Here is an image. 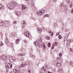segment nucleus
<instances>
[{
	"mask_svg": "<svg viewBox=\"0 0 73 73\" xmlns=\"http://www.w3.org/2000/svg\"><path fill=\"white\" fill-rule=\"evenodd\" d=\"M40 73H44L43 72H42L41 71H40Z\"/></svg>",
	"mask_w": 73,
	"mask_h": 73,
	"instance_id": "nucleus-58",
	"label": "nucleus"
},
{
	"mask_svg": "<svg viewBox=\"0 0 73 73\" xmlns=\"http://www.w3.org/2000/svg\"><path fill=\"white\" fill-rule=\"evenodd\" d=\"M27 5H29V4H30V3H29V2L27 3Z\"/></svg>",
	"mask_w": 73,
	"mask_h": 73,
	"instance_id": "nucleus-45",
	"label": "nucleus"
},
{
	"mask_svg": "<svg viewBox=\"0 0 73 73\" xmlns=\"http://www.w3.org/2000/svg\"><path fill=\"white\" fill-rule=\"evenodd\" d=\"M50 45H51V44H50V43H49L48 44V46L50 48Z\"/></svg>",
	"mask_w": 73,
	"mask_h": 73,
	"instance_id": "nucleus-34",
	"label": "nucleus"
},
{
	"mask_svg": "<svg viewBox=\"0 0 73 73\" xmlns=\"http://www.w3.org/2000/svg\"><path fill=\"white\" fill-rule=\"evenodd\" d=\"M8 62H7L6 61V68L7 69H9V66L8 65Z\"/></svg>",
	"mask_w": 73,
	"mask_h": 73,
	"instance_id": "nucleus-11",
	"label": "nucleus"
},
{
	"mask_svg": "<svg viewBox=\"0 0 73 73\" xmlns=\"http://www.w3.org/2000/svg\"><path fill=\"white\" fill-rule=\"evenodd\" d=\"M17 21H15L14 22H13V24H16Z\"/></svg>",
	"mask_w": 73,
	"mask_h": 73,
	"instance_id": "nucleus-44",
	"label": "nucleus"
},
{
	"mask_svg": "<svg viewBox=\"0 0 73 73\" xmlns=\"http://www.w3.org/2000/svg\"><path fill=\"white\" fill-rule=\"evenodd\" d=\"M12 64H11L10 66V68L11 69H12Z\"/></svg>",
	"mask_w": 73,
	"mask_h": 73,
	"instance_id": "nucleus-46",
	"label": "nucleus"
},
{
	"mask_svg": "<svg viewBox=\"0 0 73 73\" xmlns=\"http://www.w3.org/2000/svg\"><path fill=\"white\" fill-rule=\"evenodd\" d=\"M11 5L12 6H13V7H16L17 5L16 3L15 2H13L11 3Z\"/></svg>",
	"mask_w": 73,
	"mask_h": 73,
	"instance_id": "nucleus-7",
	"label": "nucleus"
},
{
	"mask_svg": "<svg viewBox=\"0 0 73 73\" xmlns=\"http://www.w3.org/2000/svg\"><path fill=\"white\" fill-rule=\"evenodd\" d=\"M48 73H52V72H51L48 71Z\"/></svg>",
	"mask_w": 73,
	"mask_h": 73,
	"instance_id": "nucleus-55",
	"label": "nucleus"
},
{
	"mask_svg": "<svg viewBox=\"0 0 73 73\" xmlns=\"http://www.w3.org/2000/svg\"><path fill=\"white\" fill-rule=\"evenodd\" d=\"M20 40V38H17V39L16 40V44H19V41Z\"/></svg>",
	"mask_w": 73,
	"mask_h": 73,
	"instance_id": "nucleus-13",
	"label": "nucleus"
},
{
	"mask_svg": "<svg viewBox=\"0 0 73 73\" xmlns=\"http://www.w3.org/2000/svg\"><path fill=\"white\" fill-rule=\"evenodd\" d=\"M24 42H25V43H27V41L25 40L24 41Z\"/></svg>",
	"mask_w": 73,
	"mask_h": 73,
	"instance_id": "nucleus-59",
	"label": "nucleus"
},
{
	"mask_svg": "<svg viewBox=\"0 0 73 73\" xmlns=\"http://www.w3.org/2000/svg\"><path fill=\"white\" fill-rule=\"evenodd\" d=\"M43 49H46V46H45V44H44L43 45Z\"/></svg>",
	"mask_w": 73,
	"mask_h": 73,
	"instance_id": "nucleus-26",
	"label": "nucleus"
},
{
	"mask_svg": "<svg viewBox=\"0 0 73 73\" xmlns=\"http://www.w3.org/2000/svg\"><path fill=\"white\" fill-rule=\"evenodd\" d=\"M21 23L22 24H26V22L25 21H24L21 22Z\"/></svg>",
	"mask_w": 73,
	"mask_h": 73,
	"instance_id": "nucleus-27",
	"label": "nucleus"
},
{
	"mask_svg": "<svg viewBox=\"0 0 73 73\" xmlns=\"http://www.w3.org/2000/svg\"><path fill=\"white\" fill-rule=\"evenodd\" d=\"M64 31H65L66 32H68V30L66 28H65L64 29Z\"/></svg>",
	"mask_w": 73,
	"mask_h": 73,
	"instance_id": "nucleus-32",
	"label": "nucleus"
},
{
	"mask_svg": "<svg viewBox=\"0 0 73 73\" xmlns=\"http://www.w3.org/2000/svg\"><path fill=\"white\" fill-rule=\"evenodd\" d=\"M16 15H17V16H19V13H15Z\"/></svg>",
	"mask_w": 73,
	"mask_h": 73,
	"instance_id": "nucleus-35",
	"label": "nucleus"
},
{
	"mask_svg": "<svg viewBox=\"0 0 73 73\" xmlns=\"http://www.w3.org/2000/svg\"><path fill=\"white\" fill-rule=\"evenodd\" d=\"M24 54H19V56H24Z\"/></svg>",
	"mask_w": 73,
	"mask_h": 73,
	"instance_id": "nucleus-28",
	"label": "nucleus"
},
{
	"mask_svg": "<svg viewBox=\"0 0 73 73\" xmlns=\"http://www.w3.org/2000/svg\"><path fill=\"white\" fill-rule=\"evenodd\" d=\"M62 56V54L61 53H60L59 54V56L60 57H61V56Z\"/></svg>",
	"mask_w": 73,
	"mask_h": 73,
	"instance_id": "nucleus-47",
	"label": "nucleus"
},
{
	"mask_svg": "<svg viewBox=\"0 0 73 73\" xmlns=\"http://www.w3.org/2000/svg\"><path fill=\"white\" fill-rule=\"evenodd\" d=\"M53 49V46L52 47L51 49Z\"/></svg>",
	"mask_w": 73,
	"mask_h": 73,
	"instance_id": "nucleus-60",
	"label": "nucleus"
},
{
	"mask_svg": "<svg viewBox=\"0 0 73 73\" xmlns=\"http://www.w3.org/2000/svg\"><path fill=\"white\" fill-rule=\"evenodd\" d=\"M33 20H34V21H36V18H33Z\"/></svg>",
	"mask_w": 73,
	"mask_h": 73,
	"instance_id": "nucleus-39",
	"label": "nucleus"
},
{
	"mask_svg": "<svg viewBox=\"0 0 73 73\" xmlns=\"http://www.w3.org/2000/svg\"><path fill=\"white\" fill-rule=\"evenodd\" d=\"M0 58H1V59L2 60H5L7 58L6 56L5 55H3L2 56H0Z\"/></svg>",
	"mask_w": 73,
	"mask_h": 73,
	"instance_id": "nucleus-6",
	"label": "nucleus"
},
{
	"mask_svg": "<svg viewBox=\"0 0 73 73\" xmlns=\"http://www.w3.org/2000/svg\"><path fill=\"white\" fill-rule=\"evenodd\" d=\"M6 40H5V43H6L7 44V43H8V42H9V40H8V39H7V38L6 37Z\"/></svg>",
	"mask_w": 73,
	"mask_h": 73,
	"instance_id": "nucleus-22",
	"label": "nucleus"
},
{
	"mask_svg": "<svg viewBox=\"0 0 73 73\" xmlns=\"http://www.w3.org/2000/svg\"><path fill=\"white\" fill-rule=\"evenodd\" d=\"M24 60V58H22L21 59V61H23V60Z\"/></svg>",
	"mask_w": 73,
	"mask_h": 73,
	"instance_id": "nucleus-43",
	"label": "nucleus"
},
{
	"mask_svg": "<svg viewBox=\"0 0 73 73\" xmlns=\"http://www.w3.org/2000/svg\"><path fill=\"white\" fill-rule=\"evenodd\" d=\"M29 55L30 57H32V58H35V56L33 55L32 54H29Z\"/></svg>",
	"mask_w": 73,
	"mask_h": 73,
	"instance_id": "nucleus-19",
	"label": "nucleus"
},
{
	"mask_svg": "<svg viewBox=\"0 0 73 73\" xmlns=\"http://www.w3.org/2000/svg\"><path fill=\"white\" fill-rule=\"evenodd\" d=\"M71 41V40H68L67 42V45H69L70 44V42Z\"/></svg>",
	"mask_w": 73,
	"mask_h": 73,
	"instance_id": "nucleus-20",
	"label": "nucleus"
},
{
	"mask_svg": "<svg viewBox=\"0 0 73 73\" xmlns=\"http://www.w3.org/2000/svg\"><path fill=\"white\" fill-rule=\"evenodd\" d=\"M54 2H56V1H57V0H53Z\"/></svg>",
	"mask_w": 73,
	"mask_h": 73,
	"instance_id": "nucleus-57",
	"label": "nucleus"
},
{
	"mask_svg": "<svg viewBox=\"0 0 73 73\" xmlns=\"http://www.w3.org/2000/svg\"><path fill=\"white\" fill-rule=\"evenodd\" d=\"M5 24L4 21H2L1 22H0V26H3Z\"/></svg>",
	"mask_w": 73,
	"mask_h": 73,
	"instance_id": "nucleus-9",
	"label": "nucleus"
},
{
	"mask_svg": "<svg viewBox=\"0 0 73 73\" xmlns=\"http://www.w3.org/2000/svg\"><path fill=\"white\" fill-rule=\"evenodd\" d=\"M37 31L38 33H41V29H39L38 28H37Z\"/></svg>",
	"mask_w": 73,
	"mask_h": 73,
	"instance_id": "nucleus-12",
	"label": "nucleus"
},
{
	"mask_svg": "<svg viewBox=\"0 0 73 73\" xmlns=\"http://www.w3.org/2000/svg\"><path fill=\"white\" fill-rule=\"evenodd\" d=\"M68 34H66V35H65L64 38V41H65L66 40L68 39Z\"/></svg>",
	"mask_w": 73,
	"mask_h": 73,
	"instance_id": "nucleus-15",
	"label": "nucleus"
},
{
	"mask_svg": "<svg viewBox=\"0 0 73 73\" xmlns=\"http://www.w3.org/2000/svg\"><path fill=\"white\" fill-rule=\"evenodd\" d=\"M7 7L8 8H9L10 10H12L13 9H14V7L12 6L11 5L8 4L7 5Z\"/></svg>",
	"mask_w": 73,
	"mask_h": 73,
	"instance_id": "nucleus-5",
	"label": "nucleus"
},
{
	"mask_svg": "<svg viewBox=\"0 0 73 73\" xmlns=\"http://www.w3.org/2000/svg\"><path fill=\"white\" fill-rule=\"evenodd\" d=\"M61 60V57H58L56 59V61H60Z\"/></svg>",
	"mask_w": 73,
	"mask_h": 73,
	"instance_id": "nucleus-18",
	"label": "nucleus"
},
{
	"mask_svg": "<svg viewBox=\"0 0 73 73\" xmlns=\"http://www.w3.org/2000/svg\"><path fill=\"white\" fill-rule=\"evenodd\" d=\"M56 66L57 67H60L61 66V64L60 63H57L56 64Z\"/></svg>",
	"mask_w": 73,
	"mask_h": 73,
	"instance_id": "nucleus-14",
	"label": "nucleus"
},
{
	"mask_svg": "<svg viewBox=\"0 0 73 73\" xmlns=\"http://www.w3.org/2000/svg\"><path fill=\"white\" fill-rule=\"evenodd\" d=\"M31 63L29 62L28 63L23 62L22 64L21 67V68H25V66H28V65H31Z\"/></svg>",
	"mask_w": 73,
	"mask_h": 73,
	"instance_id": "nucleus-1",
	"label": "nucleus"
},
{
	"mask_svg": "<svg viewBox=\"0 0 73 73\" xmlns=\"http://www.w3.org/2000/svg\"><path fill=\"white\" fill-rule=\"evenodd\" d=\"M13 72L15 73H20V70H17L16 69H14L13 70Z\"/></svg>",
	"mask_w": 73,
	"mask_h": 73,
	"instance_id": "nucleus-8",
	"label": "nucleus"
},
{
	"mask_svg": "<svg viewBox=\"0 0 73 73\" xmlns=\"http://www.w3.org/2000/svg\"><path fill=\"white\" fill-rule=\"evenodd\" d=\"M58 37L59 39H60V38H61V37H61V36L60 35Z\"/></svg>",
	"mask_w": 73,
	"mask_h": 73,
	"instance_id": "nucleus-41",
	"label": "nucleus"
},
{
	"mask_svg": "<svg viewBox=\"0 0 73 73\" xmlns=\"http://www.w3.org/2000/svg\"><path fill=\"white\" fill-rule=\"evenodd\" d=\"M3 43L2 42H0V46H2L3 45Z\"/></svg>",
	"mask_w": 73,
	"mask_h": 73,
	"instance_id": "nucleus-37",
	"label": "nucleus"
},
{
	"mask_svg": "<svg viewBox=\"0 0 73 73\" xmlns=\"http://www.w3.org/2000/svg\"><path fill=\"white\" fill-rule=\"evenodd\" d=\"M36 42V41H35V42L34 44L36 46H37V43Z\"/></svg>",
	"mask_w": 73,
	"mask_h": 73,
	"instance_id": "nucleus-40",
	"label": "nucleus"
},
{
	"mask_svg": "<svg viewBox=\"0 0 73 73\" xmlns=\"http://www.w3.org/2000/svg\"><path fill=\"white\" fill-rule=\"evenodd\" d=\"M8 70H6V72H8Z\"/></svg>",
	"mask_w": 73,
	"mask_h": 73,
	"instance_id": "nucleus-61",
	"label": "nucleus"
},
{
	"mask_svg": "<svg viewBox=\"0 0 73 73\" xmlns=\"http://www.w3.org/2000/svg\"><path fill=\"white\" fill-rule=\"evenodd\" d=\"M60 71H63V69L62 68H59L58 70V71L60 72Z\"/></svg>",
	"mask_w": 73,
	"mask_h": 73,
	"instance_id": "nucleus-30",
	"label": "nucleus"
},
{
	"mask_svg": "<svg viewBox=\"0 0 73 73\" xmlns=\"http://www.w3.org/2000/svg\"><path fill=\"white\" fill-rule=\"evenodd\" d=\"M49 34L50 35H51V36H53V32L52 31H50Z\"/></svg>",
	"mask_w": 73,
	"mask_h": 73,
	"instance_id": "nucleus-29",
	"label": "nucleus"
},
{
	"mask_svg": "<svg viewBox=\"0 0 73 73\" xmlns=\"http://www.w3.org/2000/svg\"><path fill=\"white\" fill-rule=\"evenodd\" d=\"M38 40L39 41H40L41 42L42 40V36H40V39H38Z\"/></svg>",
	"mask_w": 73,
	"mask_h": 73,
	"instance_id": "nucleus-23",
	"label": "nucleus"
},
{
	"mask_svg": "<svg viewBox=\"0 0 73 73\" xmlns=\"http://www.w3.org/2000/svg\"><path fill=\"white\" fill-rule=\"evenodd\" d=\"M56 35H57V36H58V35H59V33H56Z\"/></svg>",
	"mask_w": 73,
	"mask_h": 73,
	"instance_id": "nucleus-53",
	"label": "nucleus"
},
{
	"mask_svg": "<svg viewBox=\"0 0 73 73\" xmlns=\"http://www.w3.org/2000/svg\"><path fill=\"white\" fill-rule=\"evenodd\" d=\"M64 4L63 3H61V4H60V6H61V7H63V6H64Z\"/></svg>",
	"mask_w": 73,
	"mask_h": 73,
	"instance_id": "nucleus-38",
	"label": "nucleus"
},
{
	"mask_svg": "<svg viewBox=\"0 0 73 73\" xmlns=\"http://www.w3.org/2000/svg\"><path fill=\"white\" fill-rule=\"evenodd\" d=\"M22 52H25V49H23L22 50Z\"/></svg>",
	"mask_w": 73,
	"mask_h": 73,
	"instance_id": "nucleus-36",
	"label": "nucleus"
},
{
	"mask_svg": "<svg viewBox=\"0 0 73 73\" xmlns=\"http://www.w3.org/2000/svg\"><path fill=\"white\" fill-rule=\"evenodd\" d=\"M65 10H66V11H67V10H68V8H65Z\"/></svg>",
	"mask_w": 73,
	"mask_h": 73,
	"instance_id": "nucleus-56",
	"label": "nucleus"
},
{
	"mask_svg": "<svg viewBox=\"0 0 73 73\" xmlns=\"http://www.w3.org/2000/svg\"><path fill=\"white\" fill-rule=\"evenodd\" d=\"M37 46H38V48H40V47H41V46H42L41 44V46L40 45L39 42H37Z\"/></svg>",
	"mask_w": 73,
	"mask_h": 73,
	"instance_id": "nucleus-21",
	"label": "nucleus"
},
{
	"mask_svg": "<svg viewBox=\"0 0 73 73\" xmlns=\"http://www.w3.org/2000/svg\"><path fill=\"white\" fill-rule=\"evenodd\" d=\"M70 8H72V4H71V5H70Z\"/></svg>",
	"mask_w": 73,
	"mask_h": 73,
	"instance_id": "nucleus-63",
	"label": "nucleus"
},
{
	"mask_svg": "<svg viewBox=\"0 0 73 73\" xmlns=\"http://www.w3.org/2000/svg\"><path fill=\"white\" fill-rule=\"evenodd\" d=\"M71 65L72 66H73V62H72L71 63Z\"/></svg>",
	"mask_w": 73,
	"mask_h": 73,
	"instance_id": "nucleus-50",
	"label": "nucleus"
},
{
	"mask_svg": "<svg viewBox=\"0 0 73 73\" xmlns=\"http://www.w3.org/2000/svg\"><path fill=\"white\" fill-rule=\"evenodd\" d=\"M16 60V58L14 56H10L9 59V61L10 62H12V61H15Z\"/></svg>",
	"mask_w": 73,
	"mask_h": 73,
	"instance_id": "nucleus-3",
	"label": "nucleus"
},
{
	"mask_svg": "<svg viewBox=\"0 0 73 73\" xmlns=\"http://www.w3.org/2000/svg\"><path fill=\"white\" fill-rule=\"evenodd\" d=\"M57 45V42H55V43L53 44V46H56Z\"/></svg>",
	"mask_w": 73,
	"mask_h": 73,
	"instance_id": "nucleus-24",
	"label": "nucleus"
},
{
	"mask_svg": "<svg viewBox=\"0 0 73 73\" xmlns=\"http://www.w3.org/2000/svg\"><path fill=\"white\" fill-rule=\"evenodd\" d=\"M70 52H72V49L71 48H70Z\"/></svg>",
	"mask_w": 73,
	"mask_h": 73,
	"instance_id": "nucleus-51",
	"label": "nucleus"
},
{
	"mask_svg": "<svg viewBox=\"0 0 73 73\" xmlns=\"http://www.w3.org/2000/svg\"><path fill=\"white\" fill-rule=\"evenodd\" d=\"M66 5H64L63 6V7H64H64L65 8V7H66Z\"/></svg>",
	"mask_w": 73,
	"mask_h": 73,
	"instance_id": "nucleus-52",
	"label": "nucleus"
},
{
	"mask_svg": "<svg viewBox=\"0 0 73 73\" xmlns=\"http://www.w3.org/2000/svg\"><path fill=\"white\" fill-rule=\"evenodd\" d=\"M68 8V7L66 6V7H65V8Z\"/></svg>",
	"mask_w": 73,
	"mask_h": 73,
	"instance_id": "nucleus-62",
	"label": "nucleus"
},
{
	"mask_svg": "<svg viewBox=\"0 0 73 73\" xmlns=\"http://www.w3.org/2000/svg\"><path fill=\"white\" fill-rule=\"evenodd\" d=\"M10 35L11 36H12L13 37V36H15V35H14L13 33L11 34Z\"/></svg>",
	"mask_w": 73,
	"mask_h": 73,
	"instance_id": "nucleus-33",
	"label": "nucleus"
},
{
	"mask_svg": "<svg viewBox=\"0 0 73 73\" xmlns=\"http://www.w3.org/2000/svg\"><path fill=\"white\" fill-rule=\"evenodd\" d=\"M30 50H31V51H32L33 50V49H31Z\"/></svg>",
	"mask_w": 73,
	"mask_h": 73,
	"instance_id": "nucleus-64",
	"label": "nucleus"
},
{
	"mask_svg": "<svg viewBox=\"0 0 73 73\" xmlns=\"http://www.w3.org/2000/svg\"><path fill=\"white\" fill-rule=\"evenodd\" d=\"M28 72L29 73H31V70H28Z\"/></svg>",
	"mask_w": 73,
	"mask_h": 73,
	"instance_id": "nucleus-48",
	"label": "nucleus"
},
{
	"mask_svg": "<svg viewBox=\"0 0 73 73\" xmlns=\"http://www.w3.org/2000/svg\"><path fill=\"white\" fill-rule=\"evenodd\" d=\"M46 39L48 40H50V37H49L48 36H46Z\"/></svg>",
	"mask_w": 73,
	"mask_h": 73,
	"instance_id": "nucleus-31",
	"label": "nucleus"
},
{
	"mask_svg": "<svg viewBox=\"0 0 73 73\" xmlns=\"http://www.w3.org/2000/svg\"><path fill=\"white\" fill-rule=\"evenodd\" d=\"M43 71H44L45 72H47V71H46V69H45L44 68V67H43L41 69Z\"/></svg>",
	"mask_w": 73,
	"mask_h": 73,
	"instance_id": "nucleus-17",
	"label": "nucleus"
},
{
	"mask_svg": "<svg viewBox=\"0 0 73 73\" xmlns=\"http://www.w3.org/2000/svg\"><path fill=\"white\" fill-rule=\"evenodd\" d=\"M24 35L26 37H27L28 38H30V35H29V32L28 31L24 33Z\"/></svg>",
	"mask_w": 73,
	"mask_h": 73,
	"instance_id": "nucleus-4",
	"label": "nucleus"
},
{
	"mask_svg": "<svg viewBox=\"0 0 73 73\" xmlns=\"http://www.w3.org/2000/svg\"><path fill=\"white\" fill-rule=\"evenodd\" d=\"M71 13L72 14L73 13V9H72V11H71Z\"/></svg>",
	"mask_w": 73,
	"mask_h": 73,
	"instance_id": "nucleus-49",
	"label": "nucleus"
},
{
	"mask_svg": "<svg viewBox=\"0 0 73 73\" xmlns=\"http://www.w3.org/2000/svg\"><path fill=\"white\" fill-rule=\"evenodd\" d=\"M70 3V1L68 0V1H67V3Z\"/></svg>",
	"mask_w": 73,
	"mask_h": 73,
	"instance_id": "nucleus-54",
	"label": "nucleus"
},
{
	"mask_svg": "<svg viewBox=\"0 0 73 73\" xmlns=\"http://www.w3.org/2000/svg\"><path fill=\"white\" fill-rule=\"evenodd\" d=\"M0 9H4V6H2V5H0Z\"/></svg>",
	"mask_w": 73,
	"mask_h": 73,
	"instance_id": "nucleus-25",
	"label": "nucleus"
},
{
	"mask_svg": "<svg viewBox=\"0 0 73 73\" xmlns=\"http://www.w3.org/2000/svg\"><path fill=\"white\" fill-rule=\"evenodd\" d=\"M27 8V7H26V6L25 5H22V10H24V9H25Z\"/></svg>",
	"mask_w": 73,
	"mask_h": 73,
	"instance_id": "nucleus-10",
	"label": "nucleus"
},
{
	"mask_svg": "<svg viewBox=\"0 0 73 73\" xmlns=\"http://www.w3.org/2000/svg\"><path fill=\"white\" fill-rule=\"evenodd\" d=\"M54 26H57V23H54Z\"/></svg>",
	"mask_w": 73,
	"mask_h": 73,
	"instance_id": "nucleus-42",
	"label": "nucleus"
},
{
	"mask_svg": "<svg viewBox=\"0 0 73 73\" xmlns=\"http://www.w3.org/2000/svg\"><path fill=\"white\" fill-rule=\"evenodd\" d=\"M44 17H50V15L48 14H46L43 15Z\"/></svg>",
	"mask_w": 73,
	"mask_h": 73,
	"instance_id": "nucleus-16",
	"label": "nucleus"
},
{
	"mask_svg": "<svg viewBox=\"0 0 73 73\" xmlns=\"http://www.w3.org/2000/svg\"><path fill=\"white\" fill-rule=\"evenodd\" d=\"M45 12V11L44 10H41L40 11H39L37 12V14L38 15L40 16L44 14V13Z\"/></svg>",
	"mask_w": 73,
	"mask_h": 73,
	"instance_id": "nucleus-2",
	"label": "nucleus"
}]
</instances>
